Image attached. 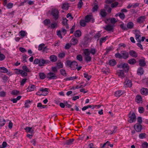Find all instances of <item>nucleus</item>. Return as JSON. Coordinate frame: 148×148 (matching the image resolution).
Returning <instances> with one entry per match:
<instances>
[{
  "label": "nucleus",
  "mask_w": 148,
  "mask_h": 148,
  "mask_svg": "<svg viewBox=\"0 0 148 148\" xmlns=\"http://www.w3.org/2000/svg\"><path fill=\"white\" fill-rule=\"evenodd\" d=\"M49 59L50 60L53 62H56L58 59L57 56L55 55L51 56L49 57Z\"/></svg>",
  "instance_id": "ddd939ff"
},
{
  "label": "nucleus",
  "mask_w": 148,
  "mask_h": 148,
  "mask_svg": "<svg viewBox=\"0 0 148 148\" xmlns=\"http://www.w3.org/2000/svg\"><path fill=\"white\" fill-rule=\"evenodd\" d=\"M125 92L124 90L122 91L121 90H119L115 91L114 95L116 97H119L122 94H124Z\"/></svg>",
  "instance_id": "9b49d317"
},
{
  "label": "nucleus",
  "mask_w": 148,
  "mask_h": 148,
  "mask_svg": "<svg viewBox=\"0 0 148 148\" xmlns=\"http://www.w3.org/2000/svg\"><path fill=\"white\" fill-rule=\"evenodd\" d=\"M66 65L69 66L72 70H74L77 68L78 64L75 61H71L70 60H67L66 62Z\"/></svg>",
  "instance_id": "f257e3e1"
},
{
  "label": "nucleus",
  "mask_w": 148,
  "mask_h": 148,
  "mask_svg": "<svg viewBox=\"0 0 148 148\" xmlns=\"http://www.w3.org/2000/svg\"><path fill=\"white\" fill-rule=\"evenodd\" d=\"M139 64L142 66H143L146 65V63L144 60L140 59L139 61Z\"/></svg>",
  "instance_id": "2f4dec72"
},
{
  "label": "nucleus",
  "mask_w": 148,
  "mask_h": 148,
  "mask_svg": "<svg viewBox=\"0 0 148 148\" xmlns=\"http://www.w3.org/2000/svg\"><path fill=\"white\" fill-rule=\"evenodd\" d=\"M84 77L86 78L88 81L89 80L91 77V75H88V74L86 73H84Z\"/></svg>",
  "instance_id": "3c124183"
},
{
  "label": "nucleus",
  "mask_w": 148,
  "mask_h": 148,
  "mask_svg": "<svg viewBox=\"0 0 148 148\" xmlns=\"http://www.w3.org/2000/svg\"><path fill=\"white\" fill-rule=\"evenodd\" d=\"M145 17L144 16H141L138 18L137 22L140 23H143L145 21Z\"/></svg>",
  "instance_id": "aec40b11"
},
{
  "label": "nucleus",
  "mask_w": 148,
  "mask_h": 148,
  "mask_svg": "<svg viewBox=\"0 0 148 148\" xmlns=\"http://www.w3.org/2000/svg\"><path fill=\"white\" fill-rule=\"evenodd\" d=\"M109 146L111 147H112L113 146V144H110L109 141H107L106 143L103 144L102 147L103 148L105 146L108 147Z\"/></svg>",
  "instance_id": "5701e85b"
},
{
  "label": "nucleus",
  "mask_w": 148,
  "mask_h": 148,
  "mask_svg": "<svg viewBox=\"0 0 148 148\" xmlns=\"http://www.w3.org/2000/svg\"><path fill=\"white\" fill-rule=\"evenodd\" d=\"M40 62L39 65L40 66H43L45 64H48L49 62V61L48 60H44L43 59H40L39 60Z\"/></svg>",
  "instance_id": "9d476101"
},
{
  "label": "nucleus",
  "mask_w": 148,
  "mask_h": 148,
  "mask_svg": "<svg viewBox=\"0 0 148 148\" xmlns=\"http://www.w3.org/2000/svg\"><path fill=\"white\" fill-rule=\"evenodd\" d=\"M134 129L138 132H140L142 129V125L138 123H137L135 124L134 126Z\"/></svg>",
  "instance_id": "39448f33"
},
{
  "label": "nucleus",
  "mask_w": 148,
  "mask_h": 148,
  "mask_svg": "<svg viewBox=\"0 0 148 148\" xmlns=\"http://www.w3.org/2000/svg\"><path fill=\"white\" fill-rule=\"evenodd\" d=\"M30 101L29 100H27L25 102V107L26 108H28L30 106Z\"/></svg>",
  "instance_id": "a19ab883"
},
{
  "label": "nucleus",
  "mask_w": 148,
  "mask_h": 148,
  "mask_svg": "<svg viewBox=\"0 0 148 148\" xmlns=\"http://www.w3.org/2000/svg\"><path fill=\"white\" fill-rule=\"evenodd\" d=\"M77 59L80 61H82V57L81 55H78L77 56Z\"/></svg>",
  "instance_id": "69168bd1"
},
{
  "label": "nucleus",
  "mask_w": 148,
  "mask_h": 148,
  "mask_svg": "<svg viewBox=\"0 0 148 148\" xmlns=\"http://www.w3.org/2000/svg\"><path fill=\"white\" fill-rule=\"evenodd\" d=\"M74 140L73 139H69L68 140H66L65 141L63 142V143L64 145H70L74 141Z\"/></svg>",
  "instance_id": "dca6fc26"
},
{
  "label": "nucleus",
  "mask_w": 148,
  "mask_h": 148,
  "mask_svg": "<svg viewBox=\"0 0 148 148\" xmlns=\"http://www.w3.org/2000/svg\"><path fill=\"white\" fill-rule=\"evenodd\" d=\"M106 12L104 10H101L100 12V14L103 17H105L106 15Z\"/></svg>",
  "instance_id": "4c0bfd02"
},
{
  "label": "nucleus",
  "mask_w": 148,
  "mask_h": 148,
  "mask_svg": "<svg viewBox=\"0 0 148 148\" xmlns=\"http://www.w3.org/2000/svg\"><path fill=\"white\" fill-rule=\"evenodd\" d=\"M144 71L143 68L141 67L139 68L137 70V74L139 75H141L143 74Z\"/></svg>",
  "instance_id": "bb28decb"
},
{
  "label": "nucleus",
  "mask_w": 148,
  "mask_h": 148,
  "mask_svg": "<svg viewBox=\"0 0 148 148\" xmlns=\"http://www.w3.org/2000/svg\"><path fill=\"white\" fill-rule=\"evenodd\" d=\"M136 62V60L134 59H131L129 60L128 62L131 64H134Z\"/></svg>",
  "instance_id": "e433bc0d"
},
{
  "label": "nucleus",
  "mask_w": 148,
  "mask_h": 148,
  "mask_svg": "<svg viewBox=\"0 0 148 148\" xmlns=\"http://www.w3.org/2000/svg\"><path fill=\"white\" fill-rule=\"evenodd\" d=\"M25 130L27 132L32 134V133L33 131L32 127H26Z\"/></svg>",
  "instance_id": "f704fd0d"
},
{
  "label": "nucleus",
  "mask_w": 148,
  "mask_h": 148,
  "mask_svg": "<svg viewBox=\"0 0 148 148\" xmlns=\"http://www.w3.org/2000/svg\"><path fill=\"white\" fill-rule=\"evenodd\" d=\"M121 58L126 59L128 58L129 53L128 52L125 51H121Z\"/></svg>",
  "instance_id": "1a4fd4ad"
},
{
  "label": "nucleus",
  "mask_w": 148,
  "mask_h": 148,
  "mask_svg": "<svg viewBox=\"0 0 148 148\" xmlns=\"http://www.w3.org/2000/svg\"><path fill=\"white\" fill-rule=\"evenodd\" d=\"M51 69L52 71L53 72V73L55 74H56L58 72V69L57 67L52 66L51 67Z\"/></svg>",
  "instance_id": "de8ad7c7"
},
{
  "label": "nucleus",
  "mask_w": 148,
  "mask_h": 148,
  "mask_svg": "<svg viewBox=\"0 0 148 148\" xmlns=\"http://www.w3.org/2000/svg\"><path fill=\"white\" fill-rule=\"evenodd\" d=\"M120 27L123 30H127V28L125 25L124 23H122L120 25Z\"/></svg>",
  "instance_id": "bf43d9fd"
},
{
  "label": "nucleus",
  "mask_w": 148,
  "mask_h": 148,
  "mask_svg": "<svg viewBox=\"0 0 148 148\" xmlns=\"http://www.w3.org/2000/svg\"><path fill=\"white\" fill-rule=\"evenodd\" d=\"M5 58V56L0 51V61L4 60Z\"/></svg>",
  "instance_id": "8fccbe9b"
},
{
  "label": "nucleus",
  "mask_w": 148,
  "mask_h": 148,
  "mask_svg": "<svg viewBox=\"0 0 148 148\" xmlns=\"http://www.w3.org/2000/svg\"><path fill=\"white\" fill-rule=\"evenodd\" d=\"M48 89L46 88H42L40 89L39 91L42 92V93L43 94V95L45 96L48 93Z\"/></svg>",
  "instance_id": "4468645a"
},
{
  "label": "nucleus",
  "mask_w": 148,
  "mask_h": 148,
  "mask_svg": "<svg viewBox=\"0 0 148 148\" xmlns=\"http://www.w3.org/2000/svg\"><path fill=\"white\" fill-rule=\"evenodd\" d=\"M83 52L85 56H89L90 55V50L89 49H84L83 50Z\"/></svg>",
  "instance_id": "a878e982"
},
{
  "label": "nucleus",
  "mask_w": 148,
  "mask_h": 148,
  "mask_svg": "<svg viewBox=\"0 0 148 148\" xmlns=\"http://www.w3.org/2000/svg\"><path fill=\"white\" fill-rule=\"evenodd\" d=\"M27 72L22 70L19 69V74L23 77H24L27 75Z\"/></svg>",
  "instance_id": "2eb2a0df"
},
{
  "label": "nucleus",
  "mask_w": 148,
  "mask_h": 148,
  "mask_svg": "<svg viewBox=\"0 0 148 148\" xmlns=\"http://www.w3.org/2000/svg\"><path fill=\"white\" fill-rule=\"evenodd\" d=\"M118 75L119 77L121 78H123L125 77L123 71L122 70L119 71L118 72Z\"/></svg>",
  "instance_id": "c756f323"
},
{
  "label": "nucleus",
  "mask_w": 148,
  "mask_h": 148,
  "mask_svg": "<svg viewBox=\"0 0 148 148\" xmlns=\"http://www.w3.org/2000/svg\"><path fill=\"white\" fill-rule=\"evenodd\" d=\"M20 35L22 37V38L24 37L27 34V33L25 31L21 30L19 33Z\"/></svg>",
  "instance_id": "72a5a7b5"
},
{
  "label": "nucleus",
  "mask_w": 148,
  "mask_h": 148,
  "mask_svg": "<svg viewBox=\"0 0 148 148\" xmlns=\"http://www.w3.org/2000/svg\"><path fill=\"white\" fill-rule=\"evenodd\" d=\"M86 22L84 20H82L80 21V23L81 26L84 27L86 24Z\"/></svg>",
  "instance_id": "0e129e2a"
},
{
  "label": "nucleus",
  "mask_w": 148,
  "mask_h": 148,
  "mask_svg": "<svg viewBox=\"0 0 148 148\" xmlns=\"http://www.w3.org/2000/svg\"><path fill=\"white\" fill-rule=\"evenodd\" d=\"M0 69L2 70L1 72L3 73H7L8 72L7 69L3 67H0Z\"/></svg>",
  "instance_id": "49530a36"
},
{
  "label": "nucleus",
  "mask_w": 148,
  "mask_h": 148,
  "mask_svg": "<svg viewBox=\"0 0 148 148\" xmlns=\"http://www.w3.org/2000/svg\"><path fill=\"white\" fill-rule=\"evenodd\" d=\"M81 35V32L79 30L76 31L75 33V36L76 37H79Z\"/></svg>",
  "instance_id": "473e14b6"
},
{
  "label": "nucleus",
  "mask_w": 148,
  "mask_h": 148,
  "mask_svg": "<svg viewBox=\"0 0 148 148\" xmlns=\"http://www.w3.org/2000/svg\"><path fill=\"white\" fill-rule=\"evenodd\" d=\"M50 23L51 21L50 20L48 19H45L43 21L44 24L46 26L48 25Z\"/></svg>",
  "instance_id": "79ce46f5"
},
{
  "label": "nucleus",
  "mask_w": 148,
  "mask_h": 148,
  "mask_svg": "<svg viewBox=\"0 0 148 148\" xmlns=\"http://www.w3.org/2000/svg\"><path fill=\"white\" fill-rule=\"evenodd\" d=\"M58 57L60 58H63L65 56V53H60L58 54Z\"/></svg>",
  "instance_id": "864d4df0"
},
{
  "label": "nucleus",
  "mask_w": 148,
  "mask_h": 148,
  "mask_svg": "<svg viewBox=\"0 0 148 148\" xmlns=\"http://www.w3.org/2000/svg\"><path fill=\"white\" fill-rule=\"evenodd\" d=\"M97 52V50L95 48H92L90 50V53L92 55H94Z\"/></svg>",
  "instance_id": "09e8293b"
},
{
  "label": "nucleus",
  "mask_w": 148,
  "mask_h": 148,
  "mask_svg": "<svg viewBox=\"0 0 148 148\" xmlns=\"http://www.w3.org/2000/svg\"><path fill=\"white\" fill-rule=\"evenodd\" d=\"M27 56L26 55H23L22 56V57L21 58L23 62L25 63L27 62L26 60Z\"/></svg>",
  "instance_id": "6e6d98bb"
},
{
  "label": "nucleus",
  "mask_w": 148,
  "mask_h": 148,
  "mask_svg": "<svg viewBox=\"0 0 148 148\" xmlns=\"http://www.w3.org/2000/svg\"><path fill=\"white\" fill-rule=\"evenodd\" d=\"M129 54L131 56L133 57L136 58L138 56L137 53L135 51L133 50L130 51H129Z\"/></svg>",
  "instance_id": "4be33fe9"
},
{
  "label": "nucleus",
  "mask_w": 148,
  "mask_h": 148,
  "mask_svg": "<svg viewBox=\"0 0 148 148\" xmlns=\"http://www.w3.org/2000/svg\"><path fill=\"white\" fill-rule=\"evenodd\" d=\"M92 58L90 56H85V60L87 62H90Z\"/></svg>",
  "instance_id": "c9c22d12"
},
{
  "label": "nucleus",
  "mask_w": 148,
  "mask_h": 148,
  "mask_svg": "<svg viewBox=\"0 0 148 148\" xmlns=\"http://www.w3.org/2000/svg\"><path fill=\"white\" fill-rule=\"evenodd\" d=\"M115 56L116 58H118L121 59V53H119L118 52L115 54Z\"/></svg>",
  "instance_id": "e2e57ef3"
},
{
  "label": "nucleus",
  "mask_w": 148,
  "mask_h": 148,
  "mask_svg": "<svg viewBox=\"0 0 148 148\" xmlns=\"http://www.w3.org/2000/svg\"><path fill=\"white\" fill-rule=\"evenodd\" d=\"M141 92L142 95H146L148 94V89L146 88H143L141 90Z\"/></svg>",
  "instance_id": "6ab92c4d"
},
{
  "label": "nucleus",
  "mask_w": 148,
  "mask_h": 148,
  "mask_svg": "<svg viewBox=\"0 0 148 148\" xmlns=\"http://www.w3.org/2000/svg\"><path fill=\"white\" fill-rule=\"evenodd\" d=\"M142 146L143 148H147L148 147V143L146 142H144L142 144Z\"/></svg>",
  "instance_id": "338daca9"
},
{
  "label": "nucleus",
  "mask_w": 148,
  "mask_h": 148,
  "mask_svg": "<svg viewBox=\"0 0 148 148\" xmlns=\"http://www.w3.org/2000/svg\"><path fill=\"white\" fill-rule=\"evenodd\" d=\"M134 24L132 22H130L128 23L127 25V30L128 29H132L133 28L134 26Z\"/></svg>",
  "instance_id": "a211bd4d"
},
{
  "label": "nucleus",
  "mask_w": 148,
  "mask_h": 148,
  "mask_svg": "<svg viewBox=\"0 0 148 148\" xmlns=\"http://www.w3.org/2000/svg\"><path fill=\"white\" fill-rule=\"evenodd\" d=\"M60 73L61 74L64 76H66V74L65 70L63 69H62L60 70Z\"/></svg>",
  "instance_id": "13d9d810"
},
{
  "label": "nucleus",
  "mask_w": 148,
  "mask_h": 148,
  "mask_svg": "<svg viewBox=\"0 0 148 148\" xmlns=\"http://www.w3.org/2000/svg\"><path fill=\"white\" fill-rule=\"evenodd\" d=\"M118 4V3L116 2H115L114 3L113 2L111 4V6L112 8H116Z\"/></svg>",
  "instance_id": "4d7b16f0"
},
{
  "label": "nucleus",
  "mask_w": 148,
  "mask_h": 148,
  "mask_svg": "<svg viewBox=\"0 0 148 148\" xmlns=\"http://www.w3.org/2000/svg\"><path fill=\"white\" fill-rule=\"evenodd\" d=\"M135 38L137 42H140L141 40L139 38L140 37V32L139 30H136L135 31Z\"/></svg>",
  "instance_id": "0eeeda50"
},
{
  "label": "nucleus",
  "mask_w": 148,
  "mask_h": 148,
  "mask_svg": "<svg viewBox=\"0 0 148 148\" xmlns=\"http://www.w3.org/2000/svg\"><path fill=\"white\" fill-rule=\"evenodd\" d=\"M142 82L144 84L148 85V78H145L142 80Z\"/></svg>",
  "instance_id": "052dcab7"
},
{
  "label": "nucleus",
  "mask_w": 148,
  "mask_h": 148,
  "mask_svg": "<svg viewBox=\"0 0 148 148\" xmlns=\"http://www.w3.org/2000/svg\"><path fill=\"white\" fill-rule=\"evenodd\" d=\"M132 82L131 80L127 79L125 80L124 85V87H130L132 86Z\"/></svg>",
  "instance_id": "6e6552de"
},
{
  "label": "nucleus",
  "mask_w": 148,
  "mask_h": 148,
  "mask_svg": "<svg viewBox=\"0 0 148 148\" xmlns=\"http://www.w3.org/2000/svg\"><path fill=\"white\" fill-rule=\"evenodd\" d=\"M109 64L111 66H114L116 64V62L114 60H110Z\"/></svg>",
  "instance_id": "ea45409f"
},
{
  "label": "nucleus",
  "mask_w": 148,
  "mask_h": 148,
  "mask_svg": "<svg viewBox=\"0 0 148 148\" xmlns=\"http://www.w3.org/2000/svg\"><path fill=\"white\" fill-rule=\"evenodd\" d=\"M5 123V121L3 119H0V126H3Z\"/></svg>",
  "instance_id": "a18cd8bd"
},
{
  "label": "nucleus",
  "mask_w": 148,
  "mask_h": 148,
  "mask_svg": "<svg viewBox=\"0 0 148 148\" xmlns=\"http://www.w3.org/2000/svg\"><path fill=\"white\" fill-rule=\"evenodd\" d=\"M129 116L128 121L130 123H132L136 120V116L134 113L130 112L128 114Z\"/></svg>",
  "instance_id": "f03ea898"
},
{
  "label": "nucleus",
  "mask_w": 148,
  "mask_h": 148,
  "mask_svg": "<svg viewBox=\"0 0 148 148\" xmlns=\"http://www.w3.org/2000/svg\"><path fill=\"white\" fill-rule=\"evenodd\" d=\"M92 16L91 15H88L85 17V21L86 22H89L92 18Z\"/></svg>",
  "instance_id": "412c9836"
},
{
  "label": "nucleus",
  "mask_w": 148,
  "mask_h": 148,
  "mask_svg": "<svg viewBox=\"0 0 148 148\" xmlns=\"http://www.w3.org/2000/svg\"><path fill=\"white\" fill-rule=\"evenodd\" d=\"M101 36V34L99 33H97L95 34L94 36V38L96 39L98 38Z\"/></svg>",
  "instance_id": "774afa93"
},
{
  "label": "nucleus",
  "mask_w": 148,
  "mask_h": 148,
  "mask_svg": "<svg viewBox=\"0 0 148 148\" xmlns=\"http://www.w3.org/2000/svg\"><path fill=\"white\" fill-rule=\"evenodd\" d=\"M57 27V24L56 23H51L50 25H49V27L51 28V29H53L54 28Z\"/></svg>",
  "instance_id": "58836bf2"
},
{
  "label": "nucleus",
  "mask_w": 148,
  "mask_h": 148,
  "mask_svg": "<svg viewBox=\"0 0 148 148\" xmlns=\"http://www.w3.org/2000/svg\"><path fill=\"white\" fill-rule=\"evenodd\" d=\"M136 101L138 103H142V98L141 96L140 95H137L136 97Z\"/></svg>",
  "instance_id": "c85d7f7f"
},
{
  "label": "nucleus",
  "mask_w": 148,
  "mask_h": 148,
  "mask_svg": "<svg viewBox=\"0 0 148 148\" xmlns=\"http://www.w3.org/2000/svg\"><path fill=\"white\" fill-rule=\"evenodd\" d=\"M146 134L145 133H141L139 134V137L141 139H143L145 138Z\"/></svg>",
  "instance_id": "c03bdc74"
},
{
  "label": "nucleus",
  "mask_w": 148,
  "mask_h": 148,
  "mask_svg": "<svg viewBox=\"0 0 148 148\" xmlns=\"http://www.w3.org/2000/svg\"><path fill=\"white\" fill-rule=\"evenodd\" d=\"M45 45L44 44H41L38 46V50L39 51H42L45 47Z\"/></svg>",
  "instance_id": "603ef678"
},
{
  "label": "nucleus",
  "mask_w": 148,
  "mask_h": 148,
  "mask_svg": "<svg viewBox=\"0 0 148 148\" xmlns=\"http://www.w3.org/2000/svg\"><path fill=\"white\" fill-rule=\"evenodd\" d=\"M77 42L78 40L76 38H73L71 39L70 43L71 45H75L77 44Z\"/></svg>",
  "instance_id": "f8f14e48"
},
{
  "label": "nucleus",
  "mask_w": 148,
  "mask_h": 148,
  "mask_svg": "<svg viewBox=\"0 0 148 148\" xmlns=\"http://www.w3.org/2000/svg\"><path fill=\"white\" fill-rule=\"evenodd\" d=\"M77 78V77L76 76L70 77H67L66 78V80H72L75 79H76Z\"/></svg>",
  "instance_id": "37998d69"
},
{
  "label": "nucleus",
  "mask_w": 148,
  "mask_h": 148,
  "mask_svg": "<svg viewBox=\"0 0 148 148\" xmlns=\"http://www.w3.org/2000/svg\"><path fill=\"white\" fill-rule=\"evenodd\" d=\"M47 77L49 79H54L57 78V76L53 72H50L47 74Z\"/></svg>",
  "instance_id": "20e7f679"
},
{
  "label": "nucleus",
  "mask_w": 148,
  "mask_h": 148,
  "mask_svg": "<svg viewBox=\"0 0 148 148\" xmlns=\"http://www.w3.org/2000/svg\"><path fill=\"white\" fill-rule=\"evenodd\" d=\"M27 79L26 78H24L22 79L20 85L21 86H23L24 84L26 83Z\"/></svg>",
  "instance_id": "5fc2aeb1"
},
{
  "label": "nucleus",
  "mask_w": 148,
  "mask_h": 148,
  "mask_svg": "<svg viewBox=\"0 0 148 148\" xmlns=\"http://www.w3.org/2000/svg\"><path fill=\"white\" fill-rule=\"evenodd\" d=\"M59 12L57 10L54 9L52 10L51 14L55 20H57L59 16Z\"/></svg>",
  "instance_id": "7ed1b4c3"
},
{
  "label": "nucleus",
  "mask_w": 148,
  "mask_h": 148,
  "mask_svg": "<svg viewBox=\"0 0 148 148\" xmlns=\"http://www.w3.org/2000/svg\"><path fill=\"white\" fill-rule=\"evenodd\" d=\"M22 70L28 73L31 72V70L26 65L23 66L22 67Z\"/></svg>",
  "instance_id": "cd10ccee"
},
{
  "label": "nucleus",
  "mask_w": 148,
  "mask_h": 148,
  "mask_svg": "<svg viewBox=\"0 0 148 148\" xmlns=\"http://www.w3.org/2000/svg\"><path fill=\"white\" fill-rule=\"evenodd\" d=\"M36 87L34 85H31L28 87V90L29 91H34Z\"/></svg>",
  "instance_id": "b1692460"
},
{
  "label": "nucleus",
  "mask_w": 148,
  "mask_h": 148,
  "mask_svg": "<svg viewBox=\"0 0 148 148\" xmlns=\"http://www.w3.org/2000/svg\"><path fill=\"white\" fill-rule=\"evenodd\" d=\"M118 67L120 68H123L125 71H128L129 69V67L128 64L127 63H124L121 64Z\"/></svg>",
  "instance_id": "423d86ee"
},
{
  "label": "nucleus",
  "mask_w": 148,
  "mask_h": 148,
  "mask_svg": "<svg viewBox=\"0 0 148 148\" xmlns=\"http://www.w3.org/2000/svg\"><path fill=\"white\" fill-rule=\"evenodd\" d=\"M69 7V4L65 2L63 4L62 8L64 10H67Z\"/></svg>",
  "instance_id": "393cba45"
},
{
  "label": "nucleus",
  "mask_w": 148,
  "mask_h": 148,
  "mask_svg": "<svg viewBox=\"0 0 148 148\" xmlns=\"http://www.w3.org/2000/svg\"><path fill=\"white\" fill-rule=\"evenodd\" d=\"M39 76L40 78L42 79H44L46 77L45 74L43 73H39Z\"/></svg>",
  "instance_id": "7c9ffc66"
},
{
  "label": "nucleus",
  "mask_w": 148,
  "mask_h": 148,
  "mask_svg": "<svg viewBox=\"0 0 148 148\" xmlns=\"http://www.w3.org/2000/svg\"><path fill=\"white\" fill-rule=\"evenodd\" d=\"M113 26L111 25H108L104 27V28L107 31H111L113 29Z\"/></svg>",
  "instance_id": "f3484780"
},
{
  "label": "nucleus",
  "mask_w": 148,
  "mask_h": 148,
  "mask_svg": "<svg viewBox=\"0 0 148 148\" xmlns=\"http://www.w3.org/2000/svg\"><path fill=\"white\" fill-rule=\"evenodd\" d=\"M144 108L143 107H139L138 108V111L140 113H142L144 112Z\"/></svg>",
  "instance_id": "680f3d73"
}]
</instances>
